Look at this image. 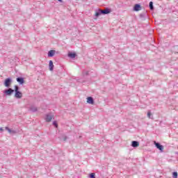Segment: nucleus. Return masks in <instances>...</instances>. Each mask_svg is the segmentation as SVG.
<instances>
[{"label":"nucleus","mask_w":178,"mask_h":178,"mask_svg":"<svg viewBox=\"0 0 178 178\" xmlns=\"http://www.w3.org/2000/svg\"><path fill=\"white\" fill-rule=\"evenodd\" d=\"M0 131H3V129L0 127Z\"/></svg>","instance_id":"25"},{"label":"nucleus","mask_w":178,"mask_h":178,"mask_svg":"<svg viewBox=\"0 0 178 178\" xmlns=\"http://www.w3.org/2000/svg\"><path fill=\"white\" fill-rule=\"evenodd\" d=\"M17 81L19 84H24V78H23V77H18V78H17Z\"/></svg>","instance_id":"12"},{"label":"nucleus","mask_w":178,"mask_h":178,"mask_svg":"<svg viewBox=\"0 0 178 178\" xmlns=\"http://www.w3.org/2000/svg\"><path fill=\"white\" fill-rule=\"evenodd\" d=\"M63 141H66V140H67V136H63Z\"/></svg>","instance_id":"23"},{"label":"nucleus","mask_w":178,"mask_h":178,"mask_svg":"<svg viewBox=\"0 0 178 178\" xmlns=\"http://www.w3.org/2000/svg\"><path fill=\"white\" fill-rule=\"evenodd\" d=\"M53 124H54V126H55V127L58 128V122H56V121H54L53 122Z\"/></svg>","instance_id":"22"},{"label":"nucleus","mask_w":178,"mask_h":178,"mask_svg":"<svg viewBox=\"0 0 178 178\" xmlns=\"http://www.w3.org/2000/svg\"><path fill=\"white\" fill-rule=\"evenodd\" d=\"M54 62L52 60H49V69L50 72H54Z\"/></svg>","instance_id":"8"},{"label":"nucleus","mask_w":178,"mask_h":178,"mask_svg":"<svg viewBox=\"0 0 178 178\" xmlns=\"http://www.w3.org/2000/svg\"><path fill=\"white\" fill-rule=\"evenodd\" d=\"M15 92V90L9 88L8 89H6L3 91V94L5 95H7L8 97H10Z\"/></svg>","instance_id":"2"},{"label":"nucleus","mask_w":178,"mask_h":178,"mask_svg":"<svg viewBox=\"0 0 178 178\" xmlns=\"http://www.w3.org/2000/svg\"><path fill=\"white\" fill-rule=\"evenodd\" d=\"M131 147H134V140L131 142Z\"/></svg>","instance_id":"24"},{"label":"nucleus","mask_w":178,"mask_h":178,"mask_svg":"<svg viewBox=\"0 0 178 178\" xmlns=\"http://www.w3.org/2000/svg\"><path fill=\"white\" fill-rule=\"evenodd\" d=\"M55 55V50H50L49 52H48V56L49 58H52V56H54Z\"/></svg>","instance_id":"13"},{"label":"nucleus","mask_w":178,"mask_h":178,"mask_svg":"<svg viewBox=\"0 0 178 178\" xmlns=\"http://www.w3.org/2000/svg\"><path fill=\"white\" fill-rule=\"evenodd\" d=\"M101 9H99L98 10L96 11L95 16L96 17H99V16H101Z\"/></svg>","instance_id":"14"},{"label":"nucleus","mask_w":178,"mask_h":178,"mask_svg":"<svg viewBox=\"0 0 178 178\" xmlns=\"http://www.w3.org/2000/svg\"><path fill=\"white\" fill-rule=\"evenodd\" d=\"M89 178H95V173H90L89 175Z\"/></svg>","instance_id":"19"},{"label":"nucleus","mask_w":178,"mask_h":178,"mask_svg":"<svg viewBox=\"0 0 178 178\" xmlns=\"http://www.w3.org/2000/svg\"><path fill=\"white\" fill-rule=\"evenodd\" d=\"M149 6L151 10H154V3L152 1L149 2Z\"/></svg>","instance_id":"17"},{"label":"nucleus","mask_w":178,"mask_h":178,"mask_svg":"<svg viewBox=\"0 0 178 178\" xmlns=\"http://www.w3.org/2000/svg\"><path fill=\"white\" fill-rule=\"evenodd\" d=\"M138 145H140V143L137 141H134V147H138Z\"/></svg>","instance_id":"20"},{"label":"nucleus","mask_w":178,"mask_h":178,"mask_svg":"<svg viewBox=\"0 0 178 178\" xmlns=\"http://www.w3.org/2000/svg\"><path fill=\"white\" fill-rule=\"evenodd\" d=\"M14 91H15V97L17 99H20V98H22L23 97V93H22V92L19 91V86H15V90Z\"/></svg>","instance_id":"1"},{"label":"nucleus","mask_w":178,"mask_h":178,"mask_svg":"<svg viewBox=\"0 0 178 178\" xmlns=\"http://www.w3.org/2000/svg\"><path fill=\"white\" fill-rule=\"evenodd\" d=\"M5 129L7 130V131H8V133L10 134H16L17 133V131H15V130H12L10 129L9 127H6Z\"/></svg>","instance_id":"9"},{"label":"nucleus","mask_w":178,"mask_h":178,"mask_svg":"<svg viewBox=\"0 0 178 178\" xmlns=\"http://www.w3.org/2000/svg\"><path fill=\"white\" fill-rule=\"evenodd\" d=\"M178 174L177 172H172V177L173 178H177Z\"/></svg>","instance_id":"18"},{"label":"nucleus","mask_w":178,"mask_h":178,"mask_svg":"<svg viewBox=\"0 0 178 178\" xmlns=\"http://www.w3.org/2000/svg\"><path fill=\"white\" fill-rule=\"evenodd\" d=\"M141 9H142L141 5H140V4H136V5L134 6V10H135L136 12H138V11L141 10Z\"/></svg>","instance_id":"11"},{"label":"nucleus","mask_w":178,"mask_h":178,"mask_svg":"<svg viewBox=\"0 0 178 178\" xmlns=\"http://www.w3.org/2000/svg\"><path fill=\"white\" fill-rule=\"evenodd\" d=\"M30 111H31V112H37L38 109H37V107L34 106H31L30 107Z\"/></svg>","instance_id":"16"},{"label":"nucleus","mask_w":178,"mask_h":178,"mask_svg":"<svg viewBox=\"0 0 178 178\" xmlns=\"http://www.w3.org/2000/svg\"><path fill=\"white\" fill-rule=\"evenodd\" d=\"M11 84H12V79L7 78L5 79V81H4L5 87H7L8 88H9V87H10Z\"/></svg>","instance_id":"4"},{"label":"nucleus","mask_w":178,"mask_h":178,"mask_svg":"<svg viewBox=\"0 0 178 178\" xmlns=\"http://www.w3.org/2000/svg\"><path fill=\"white\" fill-rule=\"evenodd\" d=\"M52 119H54V115L51 113H48L46 115V118H45L46 122H51V120H52Z\"/></svg>","instance_id":"5"},{"label":"nucleus","mask_w":178,"mask_h":178,"mask_svg":"<svg viewBox=\"0 0 178 178\" xmlns=\"http://www.w3.org/2000/svg\"><path fill=\"white\" fill-rule=\"evenodd\" d=\"M101 15H108V13H111V10L108 8H106L105 10H100Z\"/></svg>","instance_id":"7"},{"label":"nucleus","mask_w":178,"mask_h":178,"mask_svg":"<svg viewBox=\"0 0 178 178\" xmlns=\"http://www.w3.org/2000/svg\"><path fill=\"white\" fill-rule=\"evenodd\" d=\"M147 116L148 119H152V120H154V113H152V111H148L147 112Z\"/></svg>","instance_id":"6"},{"label":"nucleus","mask_w":178,"mask_h":178,"mask_svg":"<svg viewBox=\"0 0 178 178\" xmlns=\"http://www.w3.org/2000/svg\"><path fill=\"white\" fill-rule=\"evenodd\" d=\"M156 148H157V149H159L160 151V152H163L164 147L163 145H161V143H156V141H154V143Z\"/></svg>","instance_id":"3"},{"label":"nucleus","mask_w":178,"mask_h":178,"mask_svg":"<svg viewBox=\"0 0 178 178\" xmlns=\"http://www.w3.org/2000/svg\"><path fill=\"white\" fill-rule=\"evenodd\" d=\"M68 56L69 58H72L73 59L76 58V53H69Z\"/></svg>","instance_id":"15"},{"label":"nucleus","mask_w":178,"mask_h":178,"mask_svg":"<svg viewBox=\"0 0 178 178\" xmlns=\"http://www.w3.org/2000/svg\"><path fill=\"white\" fill-rule=\"evenodd\" d=\"M58 2H63V1H62V0H58Z\"/></svg>","instance_id":"26"},{"label":"nucleus","mask_w":178,"mask_h":178,"mask_svg":"<svg viewBox=\"0 0 178 178\" xmlns=\"http://www.w3.org/2000/svg\"><path fill=\"white\" fill-rule=\"evenodd\" d=\"M83 76H88V71H86L83 72Z\"/></svg>","instance_id":"21"},{"label":"nucleus","mask_w":178,"mask_h":178,"mask_svg":"<svg viewBox=\"0 0 178 178\" xmlns=\"http://www.w3.org/2000/svg\"><path fill=\"white\" fill-rule=\"evenodd\" d=\"M87 103L90 105H94V99L92 97H88L87 98Z\"/></svg>","instance_id":"10"}]
</instances>
